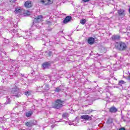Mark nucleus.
Instances as JSON below:
<instances>
[{"instance_id":"37998d69","label":"nucleus","mask_w":130,"mask_h":130,"mask_svg":"<svg viewBox=\"0 0 130 130\" xmlns=\"http://www.w3.org/2000/svg\"><path fill=\"white\" fill-rule=\"evenodd\" d=\"M110 1H112V2H113L114 0H110Z\"/></svg>"},{"instance_id":"c03bdc74","label":"nucleus","mask_w":130,"mask_h":130,"mask_svg":"<svg viewBox=\"0 0 130 130\" xmlns=\"http://www.w3.org/2000/svg\"><path fill=\"white\" fill-rule=\"evenodd\" d=\"M7 57H9V56H7Z\"/></svg>"},{"instance_id":"412c9836","label":"nucleus","mask_w":130,"mask_h":130,"mask_svg":"<svg viewBox=\"0 0 130 130\" xmlns=\"http://www.w3.org/2000/svg\"><path fill=\"white\" fill-rule=\"evenodd\" d=\"M59 89H60V91H63V90H64V85H60L59 86H58Z\"/></svg>"},{"instance_id":"2eb2a0df","label":"nucleus","mask_w":130,"mask_h":130,"mask_svg":"<svg viewBox=\"0 0 130 130\" xmlns=\"http://www.w3.org/2000/svg\"><path fill=\"white\" fill-rule=\"evenodd\" d=\"M44 55L47 57H49V56H51L52 55V52L51 51H45L44 52Z\"/></svg>"},{"instance_id":"a19ab883","label":"nucleus","mask_w":130,"mask_h":130,"mask_svg":"<svg viewBox=\"0 0 130 130\" xmlns=\"http://www.w3.org/2000/svg\"><path fill=\"white\" fill-rule=\"evenodd\" d=\"M34 77H35V78H37V77H38V76L35 75Z\"/></svg>"},{"instance_id":"7c9ffc66","label":"nucleus","mask_w":130,"mask_h":130,"mask_svg":"<svg viewBox=\"0 0 130 130\" xmlns=\"http://www.w3.org/2000/svg\"><path fill=\"white\" fill-rule=\"evenodd\" d=\"M5 103L6 104H10V103H11V101H10V99L8 100V101H7V102Z\"/></svg>"},{"instance_id":"79ce46f5","label":"nucleus","mask_w":130,"mask_h":130,"mask_svg":"<svg viewBox=\"0 0 130 130\" xmlns=\"http://www.w3.org/2000/svg\"><path fill=\"white\" fill-rule=\"evenodd\" d=\"M22 76V77H24V75H22V74H21Z\"/></svg>"},{"instance_id":"f03ea898","label":"nucleus","mask_w":130,"mask_h":130,"mask_svg":"<svg viewBox=\"0 0 130 130\" xmlns=\"http://www.w3.org/2000/svg\"><path fill=\"white\" fill-rule=\"evenodd\" d=\"M115 48L120 51H124L126 49V44L122 42H116L115 44Z\"/></svg>"},{"instance_id":"f257e3e1","label":"nucleus","mask_w":130,"mask_h":130,"mask_svg":"<svg viewBox=\"0 0 130 130\" xmlns=\"http://www.w3.org/2000/svg\"><path fill=\"white\" fill-rule=\"evenodd\" d=\"M10 89V91L11 92V94H13V96H15L16 98H19V97H21L22 95V93H21V90H20V88H18L17 86L13 85L11 86Z\"/></svg>"},{"instance_id":"ddd939ff","label":"nucleus","mask_w":130,"mask_h":130,"mask_svg":"<svg viewBox=\"0 0 130 130\" xmlns=\"http://www.w3.org/2000/svg\"><path fill=\"white\" fill-rule=\"evenodd\" d=\"M33 115V111L30 110L25 113V116L26 117H31Z\"/></svg>"},{"instance_id":"6ab92c4d","label":"nucleus","mask_w":130,"mask_h":130,"mask_svg":"<svg viewBox=\"0 0 130 130\" xmlns=\"http://www.w3.org/2000/svg\"><path fill=\"white\" fill-rule=\"evenodd\" d=\"M45 90H48L49 89V85L47 84H44Z\"/></svg>"},{"instance_id":"a878e982","label":"nucleus","mask_w":130,"mask_h":130,"mask_svg":"<svg viewBox=\"0 0 130 130\" xmlns=\"http://www.w3.org/2000/svg\"><path fill=\"white\" fill-rule=\"evenodd\" d=\"M55 92H61V90L59 89V88L58 87H56L55 89L54 90Z\"/></svg>"},{"instance_id":"9b49d317","label":"nucleus","mask_w":130,"mask_h":130,"mask_svg":"<svg viewBox=\"0 0 130 130\" xmlns=\"http://www.w3.org/2000/svg\"><path fill=\"white\" fill-rule=\"evenodd\" d=\"M30 33L28 31H25L23 32V37L24 39H28L29 38V35H30Z\"/></svg>"},{"instance_id":"f3484780","label":"nucleus","mask_w":130,"mask_h":130,"mask_svg":"<svg viewBox=\"0 0 130 130\" xmlns=\"http://www.w3.org/2000/svg\"><path fill=\"white\" fill-rule=\"evenodd\" d=\"M118 13L119 16H124V10L123 9H120L118 11Z\"/></svg>"},{"instance_id":"f704fd0d","label":"nucleus","mask_w":130,"mask_h":130,"mask_svg":"<svg viewBox=\"0 0 130 130\" xmlns=\"http://www.w3.org/2000/svg\"><path fill=\"white\" fill-rule=\"evenodd\" d=\"M119 130H125V128L124 127H121L119 129Z\"/></svg>"},{"instance_id":"b1692460","label":"nucleus","mask_w":130,"mask_h":130,"mask_svg":"<svg viewBox=\"0 0 130 130\" xmlns=\"http://www.w3.org/2000/svg\"><path fill=\"white\" fill-rule=\"evenodd\" d=\"M92 112H93V110H89L86 111V113H87V114H90V113H92Z\"/></svg>"},{"instance_id":"4be33fe9","label":"nucleus","mask_w":130,"mask_h":130,"mask_svg":"<svg viewBox=\"0 0 130 130\" xmlns=\"http://www.w3.org/2000/svg\"><path fill=\"white\" fill-rule=\"evenodd\" d=\"M80 23L82 25H85V24H86V19H82Z\"/></svg>"},{"instance_id":"e433bc0d","label":"nucleus","mask_w":130,"mask_h":130,"mask_svg":"<svg viewBox=\"0 0 130 130\" xmlns=\"http://www.w3.org/2000/svg\"><path fill=\"white\" fill-rule=\"evenodd\" d=\"M117 112V109L116 108H114V112Z\"/></svg>"},{"instance_id":"6e6552de","label":"nucleus","mask_w":130,"mask_h":130,"mask_svg":"<svg viewBox=\"0 0 130 130\" xmlns=\"http://www.w3.org/2000/svg\"><path fill=\"white\" fill-rule=\"evenodd\" d=\"M72 19H73L72 16H67L63 20V24H68L69 22H70V21H72Z\"/></svg>"},{"instance_id":"4c0bfd02","label":"nucleus","mask_w":130,"mask_h":130,"mask_svg":"<svg viewBox=\"0 0 130 130\" xmlns=\"http://www.w3.org/2000/svg\"><path fill=\"white\" fill-rule=\"evenodd\" d=\"M31 75H32V76H34V75H35V72H31Z\"/></svg>"},{"instance_id":"aec40b11","label":"nucleus","mask_w":130,"mask_h":130,"mask_svg":"<svg viewBox=\"0 0 130 130\" xmlns=\"http://www.w3.org/2000/svg\"><path fill=\"white\" fill-rule=\"evenodd\" d=\"M27 47V48L29 51H31V50L33 49V47L30 45H28Z\"/></svg>"},{"instance_id":"c9c22d12","label":"nucleus","mask_w":130,"mask_h":130,"mask_svg":"<svg viewBox=\"0 0 130 130\" xmlns=\"http://www.w3.org/2000/svg\"><path fill=\"white\" fill-rule=\"evenodd\" d=\"M127 80H129L130 81V73L129 74V75L127 76Z\"/></svg>"},{"instance_id":"4468645a","label":"nucleus","mask_w":130,"mask_h":130,"mask_svg":"<svg viewBox=\"0 0 130 130\" xmlns=\"http://www.w3.org/2000/svg\"><path fill=\"white\" fill-rule=\"evenodd\" d=\"M23 12V9L20 7H17L15 8V14H21Z\"/></svg>"},{"instance_id":"72a5a7b5","label":"nucleus","mask_w":130,"mask_h":130,"mask_svg":"<svg viewBox=\"0 0 130 130\" xmlns=\"http://www.w3.org/2000/svg\"><path fill=\"white\" fill-rule=\"evenodd\" d=\"M83 2H84V3H87L88 2H90V0H82Z\"/></svg>"},{"instance_id":"a211bd4d","label":"nucleus","mask_w":130,"mask_h":130,"mask_svg":"<svg viewBox=\"0 0 130 130\" xmlns=\"http://www.w3.org/2000/svg\"><path fill=\"white\" fill-rule=\"evenodd\" d=\"M124 84H125V82L123 80H120L118 83V85H119V86H122V85H124Z\"/></svg>"},{"instance_id":"a18cd8bd","label":"nucleus","mask_w":130,"mask_h":130,"mask_svg":"<svg viewBox=\"0 0 130 130\" xmlns=\"http://www.w3.org/2000/svg\"><path fill=\"white\" fill-rule=\"evenodd\" d=\"M112 40H113V38H112Z\"/></svg>"},{"instance_id":"58836bf2","label":"nucleus","mask_w":130,"mask_h":130,"mask_svg":"<svg viewBox=\"0 0 130 130\" xmlns=\"http://www.w3.org/2000/svg\"><path fill=\"white\" fill-rule=\"evenodd\" d=\"M3 53H4V54H5V55H8L7 53L6 52H4Z\"/></svg>"},{"instance_id":"393cba45","label":"nucleus","mask_w":130,"mask_h":130,"mask_svg":"<svg viewBox=\"0 0 130 130\" xmlns=\"http://www.w3.org/2000/svg\"><path fill=\"white\" fill-rule=\"evenodd\" d=\"M107 122H108V123H112V122H113L112 119H111L110 118H109L108 119Z\"/></svg>"},{"instance_id":"5701e85b","label":"nucleus","mask_w":130,"mask_h":130,"mask_svg":"<svg viewBox=\"0 0 130 130\" xmlns=\"http://www.w3.org/2000/svg\"><path fill=\"white\" fill-rule=\"evenodd\" d=\"M110 112H114V106L110 108Z\"/></svg>"},{"instance_id":"ea45409f","label":"nucleus","mask_w":130,"mask_h":130,"mask_svg":"<svg viewBox=\"0 0 130 130\" xmlns=\"http://www.w3.org/2000/svg\"><path fill=\"white\" fill-rule=\"evenodd\" d=\"M2 83H4L5 82V80H2Z\"/></svg>"},{"instance_id":"f8f14e48","label":"nucleus","mask_w":130,"mask_h":130,"mask_svg":"<svg viewBox=\"0 0 130 130\" xmlns=\"http://www.w3.org/2000/svg\"><path fill=\"white\" fill-rule=\"evenodd\" d=\"M24 6L25 8H28L29 9L32 7V3H31V1H28L25 3Z\"/></svg>"},{"instance_id":"dca6fc26","label":"nucleus","mask_w":130,"mask_h":130,"mask_svg":"<svg viewBox=\"0 0 130 130\" xmlns=\"http://www.w3.org/2000/svg\"><path fill=\"white\" fill-rule=\"evenodd\" d=\"M34 124V123L31 121L27 122L25 123V125H26V126H28V127H30V126H32Z\"/></svg>"},{"instance_id":"0eeeda50","label":"nucleus","mask_w":130,"mask_h":130,"mask_svg":"<svg viewBox=\"0 0 130 130\" xmlns=\"http://www.w3.org/2000/svg\"><path fill=\"white\" fill-rule=\"evenodd\" d=\"M51 65V62L50 61H48V62H44L42 64V67L43 69H44V70H45V69H49V67H50Z\"/></svg>"},{"instance_id":"20e7f679","label":"nucleus","mask_w":130,"mask_h":130,"mask_svg":"<svg viewBox=\"0 0 130 130\" xmlns=\"http://www.w3.org/2000/svg\"><path fill=\"white\" fill-rule=\"evenodd\" d=\"M10 33H11L12 36L11 39H13V38H17L18 37V35H19V33H18V31L15 30V29H11L9 30Z\"/></svg>"},{"instance_id":"cd10ccee","label":"nucleus","mask_w":130,"mask_h":130,"mask_svg":"<svg viewBox=\"0 0 130 130\" xmlns=\"http://www.w3.org/2000/svg\"><path fill=\"white\" fill-rule=\"evenodd\" d=\"M26 15H27V16H30V15H31V12L30 11H27L26 12Z\"/></svg>"},{"instance_id":"2f4dec72","label":"nucleus","mask_w":130,"mask_h":130,"mask_svg":"<svg viewBox=\"0 0 130 130\" xmlns=\"http://www.w3.org/2000/svg\"><path fill=\"white\" fill-rule=\"evenodd\" d=\"M25 95H26V96H28V95H30V93H29V92H28V91L25 92Z\"/></svg>"},{"instance_id":"49530a36","label":"nucleus","mask_w":130,"mask_h":130,"mask_svg":"<svg viewBox=\"0 0 130 130\" xmlns=\"http://www.w3.org/2000/svg\"><path fill=\"white\" fill-rule=\"evenodd\" d=\"M115 80V78H114Z\"/></svg>"},{"instance_id":"bb28decb","label":"nucleus","mask_w":130,"mask_h":130,"mask_svg":"<svg viewBox=\"0 0 130 130\" xmlns=\"http://www.w3.org/2000/svg\"><path fill=\"white\" fill-rule=\"evenodd\" d=\"M119 38H120V37H119V36H114V39L118 40V39H119Z\"/></svg>"},{"instance_id":"c756f323","label":"nucleus","mask_w":130,"mask_h":130,"mask_svg":"<svg viewBox=\"0 0 130 130\" xmlns=\"http://www.w3.org/2000/svg\"><path fill=\"white\" fill-rule=\"evenodd\" d=\"M68 116V113H64L62 114V117H67Z\"/></svg>"},{"instance_id":"473e14b6","label":"nucleus","mask_w":130,"mask_h":130,"mask_svg":"<svg viewBox=\"0 0 130 130\" xmlns=\"http://www.w3.org/2000/svg\"><path fill=\"white\" fill-rule=\"evenodd\" d=\"M9 61H11V62H14L15 60H13L12 59H9Z\"/></svg>"},{"instance_id":"39448f33","label":"nucleus","mask_w":130,"mask_h":130,"mask_svg":"<svg viewBox=\"0 0 130 130\" xmlns=\"http://www.w3.org/2000/svg\"><path fill=\"white\" fill-rule=\"evenodd\" d=\"M40 3H41L42 5L47 6L48 5H51V4L53 3V0H41Z\"/></svg>"},{"instance_id":"c85d7f7f","label":"nucleus","mask_w":130,"mask_h":130,"mask_svg":"<svg viewBox=\"0 0 130 130\" xmlns=\"http://www.w3.org/2000/svg\"><path fill=\"white\" fill-rule=\"evenodd\" d=\"M123 73H124V74H127V76H128L130 74L129 72H128V71H124Z\"/></svg>"},{"instance_id":"9d476101","label":"nucleus","mask_w":130,"mask_h":130,"mask_svg":"<svg viewBox=\"0 0 130 130\" xmlns=\"http://www.w3.org/2000/svg\"><path fill=\"white\" fill-rule=\"evenodd\" d=\"M43 17L42 15H39L38 16L37 18L35 19L34 22H36V23H39L42 21Z\"/></svg>"},{"instance_id":"423d86ee","label":"nucleus","mask_w":130,"mask_h":130,"mask_svg":"<svg viewBox=\"0 0 130 130\" xmlns=\"http://www.w3.org/2000/svg\"><path fill=\"white\" fill-rule=\"evenodd\" d=\"M92 117L93 115L89 116L88 115H83L81 116V119H84V120H92Z\"/></svg>"},{"instance_id":"1a4fd4ad","label":"nucleus","mask_w":130,"mask_h":130,"mask_svg":"<svg viewBox=\"0 0 130 130\" xmlns=\"http://www.w3.org/2000/svg\"><path fill=\"white\" fill-rule=\"evenodd\" d=\"M95 42V39L93 37H89L88 38L87 43L90 45H93V44Z\"/></svg>"},{"instance_id":"7ed1b4c3","label":"nucleus","mask_w":130,"mask_h":130,"mask_svg":"<svg viewBox=\"0 0 130 130\" xmlns=\"http://www.w3.org/2000/svg\"><path fill=\"white\" fill-rule=\"evenodd\" d=\"M63 101H61L60 99H57L55 101V104L53 105V108H55L56 109H59V108H61L62 107L63 104Z\"/></svg>"}]
</instances>
